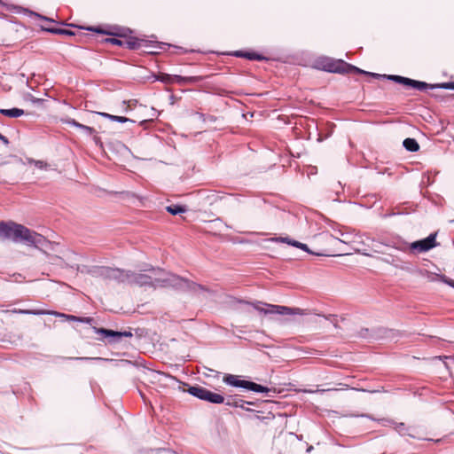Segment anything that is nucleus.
Listing matches in <instances>:
<instances>
[{"mask_svg": "<svg viewBox=\"0 0 454 454\" xmlns=\"http://www.w3.org/2000/svg\"><path fill=\"white\" fill-rule=\"evenodd\" d=\"M98 275L114 279L118 282L128 283L139 286H152V287H166L172 286L176 289L199 293L204 291L205 288L194 282L188 279L180 278L176 275L167 274L160 269L150 268L143 271L135 272L130 270H123L118 268L100 267L97 270Z\"/></svg>", "mask_w": 454, "mask_h": 454, "instance_id": "nucleus-1", "label": "nucleus"}, {"mask_svg": "<svg viewBox=\"0 0 454 454\" xmlns=\"http://www.w3.org/2000/svg\"><path fill=\"white\" fill-rule=\"evenodd\" d=\"M0 238L22 242L36 248L49 247L52 244L43 235L14 222H0Z\"/></svg>", "mask_w": 454, "mask_h": 454, "instance_id": "nucleus-2", "label": "nucleus"}, {"mask_svg": "<svg viewBox=\"0 0 454 454\" xmlns=\"http://www.w3.org/2000/svg\"><path fill=\"white\" fill-rule=\"evenodd\" d=\"M321 68L325 71L331 73H356L367 74L370 72L364 71L355 66L346 63L340 59H333L330 58H324L318 62Z\"/></svg>", "mask_w": 454, "mask_h": 454, "instance_id": "nucleus-3", "label": "nucleus"}, {"mask_svg": "<svg viewBox=\"0 0 454 454\" xmlns=\"http://www.w3.org/2000/svg\"><path fill=\"white\" fill-rule=\"evenodd\" d=\"M267 308L260 307L254 304V307L256 310L264 314H278V315H308L309 310L300 308H290L281 305L265 304Z\"/></svg>", "mask_w": 454, "mask_h": 454, "instance_id": "nucleus-4", "label": "nucleus"}, {"mask_svg": "<svg viewBox=\"0 0 454 454\" xmlns=\"http://www.w3.org/2000/svg\"><path fill=\"white\" fill-rule=\"evenodd\" d=\"M223 382L227 385L237 387H243L247 388L248 390L258 392V393H269L270 391V388L263 387L262 385H259L257 383L239 380L238 376L232 375V374H226L223 377Z\"/></svg>", "mask_w": 454, "mask_h": 454, "instance_id": "nucleus-5", "label": "nucleus"}, {"mask_svg": "<svg viewBox=\"0 0 454 454\" xmlns=\"http://www.w3.org/2000/svg\"><path fill=\"white\" fill-rule=\"evenodd\" d=\"M188 393L200 400L207 401L211 403L220 404L224 402L223 395L211 392L200 386L190 387L188 388Z\"/></svg>", "mask_w": 454, "mask_h": 454, "instance_id": "nucleus-6", "label": "nucleus"}, {"mask_svg": "<svg viewBox=\"0 0 454 454\" xmlns=\"http://www.w3.org/2000/svg\"><path fill=\"white\" fill-rule=\"evenodd\" d=\"M155 79L158 81H160L163 83L166 84H171V83H178V84H185V83H192L196 82L201 80L200 77L198 76H189V77H183L180 75H171L168 74L160 73L158 75L155 76Z\"/></svg>", "mask_w": 454, "mask_h": 454, "instance_id": "nucleus-7", "label": "nucleus"}, {"mask_svg": "<svg viewBox=\"0 0 454 454\" xmlns=\"http://www.w3.org/2000/svg\"><path fill=\"white\" fill-rule=\"evenodd\" d=\"M435 237V233L430 234L427 238L424 239L412 242L411 244H410L409 247L411 251L417 253L427 252L436 247Z\"/></svg>", "mask_w": 454, "mask_h": 454, "instance_id": "nucleus-8", "label": "nucleus"}, {"mask_svg": "<svg viewBox=\"0 0 454 454\" xmlns=\"http://www.w3.org/2000/svg\"><path fill=\"white\" fill-rule=\"evenodd\" d=\"M94 331L96 333L102 334L106 338H111L109 342H117L121 337H132L133 334L130 331H123L117 332L114 330L105 329V328H96L94 327Z\"/></svg>", "mask_w": 454, "mask_h": 454, "instance_id": "nucleus-9", "label": "nucleus"}, {"mask_svg": "<svg viewBox=\"0 0 454 454\" xmlns=\"http://www.w3.org/2000/svg\"><path fill=\"white\" fill-rule=\"evenodd\" d=\"M411 88H414L419 90H425L428 88H430V89L441 88V89H445V90H454V82H442V83H437V84H428L425 82L414 80V82L411 85Z\"/></svg>", "mask_w": 454, "mask_h": 454, "instance_id": "nucleus-10", "label": "nucleus"}, {"mask_svg": "<svg viewBox=\"0 0 454 454\" xmlns=\"http://www.w3.org/2000/svg\"><path fill=\"white\" fill-rule=\"evenodd\" d=\"M13 312H19V313H22V314H32V315H55L57 317H65L68 320H71V321H78V322L80 319V317H75V316L65 315L62 313H59V312H55V311H49V310H28V309L16 310V309H14Z\"/></svg>", "mask_w": 454, "mask_h": 454, "instance_id": "nucleus-11", "label": "nucleus"}, {"mask_svg": "<svg viewBox=\"0 0 454 454\" xmlns=\"http://www.w3.org/2000/svg\"><path fill=\"white\" fill-rule=\"evenodd\" d=\"M368 75L374 77V78H387L388 80L395 81L398 83H401V84H403V85L409 86V87H411V85L414 82V80L407 78V77H403L400 75H386V74L382 75V74H376V73H370V74H368Z\"/></svg>", "mask_w": 454, "mask_h": 454, "instance_id": "nucleus-12", "label": "nucleus"}, {"mask_svg": "<svg viewBox=\"0 0 454 454\" xmlns=\"http://www.w3.org/2000/svg\"><path fill=\"white\" fill-rule=\"evenodd\" d=\"M61 122L74 126L85 132L88 136H92L96 133V130L93 128L83 125L71 118H63L61 119Z\"/></svg>", "mask_w": 454, "mask_h": 454, "instance_id": "nucleus-13", "label": "nucleus"}, {"mask_svg": "<svg viewBox=\"0 0 454 454\" xmlns=\"http://www.w3.org/2000/svg\"><path fill=\"white\" fill-rule=\"evenodd\" d=\"M127 43L130 49L146 47L149 48L148 53H156L155 50L158 48L156 44H146L145 40H138L137 42L128 41Z\"/></svg>", "mask_w": 454, "mask_h": 454, "instance_id": "nucleus-14", "label": "nucleus"}, {"mask_svg": "<svg viewBox=\"0 0 454 454\" xmlns=\"http://www.w3.org/2000/svg\"><path fill=\"white\" fill-rule=\"evenodd\" d=\"M426 273H427V278L429 281L434 282L436 279H440L442 282H443L454 288V280L447 278L445 275H437V274L430 273L428 271H427Z\"/></svg>", "mask_w": 454, "mask_h": 454, "instance_id": "nucleus-15", "label": "nucleus"}, {"mask_svg": "<svg viewBox=\"0 0 454 454\" xmlns=\"http://www.w3.org/2000/svg\"><path fill=\"white\" fill-rule=\"evenodd\" d=\"M403 145L407 151L411 152V153L418 152L419 149V145L414 138L409 137V138L404 139Z\"/></svg>", "mask_w": 454, "mask_h": 454, "instance_id": "nucleus-16", "label": "nucleus"}, {"mask_svg": "<svg viewBox=\"0 0 454 454\" xmlns=\"http://www.w3.org/2000/svg\"><path fill=\"white\" fill-rule=\"evenodd\" d=\"M0 113L9 118H18L24 114V111L20 108L1 109Z\"/></svg>", "mask_w": 454, "mask_h": 454, "instance_id": "nucleus-17", "label": "nucleus"}, {"mask_svg": "<svg viewBox=\"0 0 454 454\" xmlns=\"http://www.w3.org/2000/svg\"><path fill=\"white\" fill-rule=\"evenodd\" d=\"M98 114L105 117V118H107L111 121H118V122H127V121H131L133 122L132 120L129 119V118H126V117H123V116H117V115H113V114H107V113H101V112H98L97 113Z\"/></svg>", "mask_w": 454, "mask_h": 454, "instance_id": "nucleus-18", "label": "nucleus"}, {"mask_svg": "<svg viewBox=\"0 0 454 454\" xmlns=\"http://www.w3.org/2000/svg\"><path fill=\"white\" fill-rule=\"evenodd\" d=\"M396 431L402 435H409L411 437H415L412 428L405 427L403 423H399L395 427Z\"/></svg>", "mask_w": 454, "mask_h": 454, "instance_id": "nucleus-19", "label": "nucleus"}, {"mask_svg": "<svg viewBox=\"0 0 454 454\" xmlns=\"http://www.w3.org/2000/svg\"><path fill=\"white\" fill-rule=\"evenodd\" d=\"M167 211L173 215L186 212V207L181 205H170L166 207Z\"/></svg>", "mask_w": 454, "mask_h": 454, "instance_id": "nucleus-20", "label": "nucleus"}, {"mask_svg": "<svg viewBox=\"0 0 454 454\" xmlns=\"http://www.w3.org/2000/svg\"><path fill=\"white\" fill-rule=\"evenodd\" d=\"M281 240L283 242H286L287 244L292 245L293 247H298V248H301V249H302L304 251L309 252V247H308V246L306 244L301 243V242L296 241V240H291L288 238H282Z\"/></svg>", "mask_w": 454, "mask_h": 454, "instance_id": "nucleus-21", "label": "nucleus"}, {"mask_svg": "<svg viewBox=\"0 0 454 454\" xmlns=\"http://www.w3.org/2000/svg\"><path fill=\"white\" fill-rule=\"evenodd\" d=\"M236 55L237 56L245 57V58H247L248 59H251V60L262 59L261 56L258 55L257 53H254V52H245V53L237 52Z\"/></svg>", "mask_w": 454, "mask_h": 454, "instance_id": "nucleus-22", "label": "nucleus"}, {"mask_svg": "<svg viewBox=\"0 0 454 454\" xmlns=\"http://www.w3.org/2000/svg\"><path fill=\"white\" fill-rule=\"evenodd\" d=\"M245 403H247V404H252L253 403H250V402H245L243 400H238V401H235L233 403L228 401L226 403L227 405H232V406H235V407H239V408H242V409H245V406L244 404Z\"/></svg>", "mask_w": 454, "mask_h": 454, "instance_id": "nucleus-23", "label": "nucleus"}, {"mask_svg": "<svg viewBox=\"0 0 454 454\" xmlns=\"http://www.w3.org/2000/svg\"><path fill=\"white\" fill-rule=\"evenodd\" d=\"M51 31L53 33H56V34H61V35H69V36L74 35V33L73 31L68 30V29L59 28V29H52Z\"/></svg>", "mask_w": 454, "mask_h": 454, "instance_id": "nucleus-24", "label": "nucleus"}, {"mask_svg": "<svg viewBox=\"0 0 454 454\" xmlns=\"http://www.w3.org/2000/svg\"><path fill=\"white\" fill-rule=\"evenodd\" d=\"M35 166L40 169H44V170H47L49 165L47 162L43 161V160H37L36 161H35Z\"/></svg>", "mask_w": 454, "mask_h": 454, "instance_id": "nucleus-25", "label": "nucleus"}, {"mask_svg": "<svg viewBox=\"0 0 454 454\" xmlns=\"http://www.w3.org/2000/svg\"><path fill=\"white\" fill-rule=\"evenodd\" d=\"M25 99H26V100H29V101H31L32 103H41V102H43V99H42V98H35V97H34L32 94H27V95H26Z\"/></svg>", "mask_w": 454, "mask_h": 454, "instance_id": "nucleus-26", "label": "nucleus"}, {"mask_svg": "<svg viewBox=\"0 0 454 454\" xmlns=\"http://www.w3.org/2000/svg\"><path fill=\"white\" fill-rule=\"evenodd\" d=\"M107 41H109L111 43L115 44V45H121L122 44V42L120 39H117V38H111V39H108Z\"/></svg>", "mask_w": 454, "mask_h": 454, "instance_id": "nucleus-27", "label": "nucleus"}, {"mask_svg": "<svg viewBox=\"0 0 454 454\" xmlns=\"http://www.w3.org/2000/svg\"><path fill=\"white\" fill-rule=\"evenodd\" d=\"M93 321L91 317H80L79 322L90 324Z\"/></svg>", "mask_w": 454, "mask_h": 454, "instance_id": "nucleus-28", "label": "nucleus"}, {"mask_svg": "<svg viewBox=\"0 0 454 454\" xmlns=\"http://www.w3.org/2000/svg\"><path fill=\"white\" fill-rule=\"evenodd\" d=\"M330 390H332V389L329 388V389L305 390V392H307V393H324L325 391H330Z\"/></svg>", "mask_w": 454, "mask_h": 454, "instance_id": "nucleus-29", "label": "nucleus"}, {"mask_svg": "<svg viewBox=\"0 0 454 454\" xmlns=\"http://www.w3.org/2000/svg\"><path fill=\"white\" fill-rule=\"evenodd\" d=\"M74 359H75V360H93V359L101 360L102 358H100V357H95V358H93V357H74Z\"/></svg>", "mask_w": 454, "mask_h": 454, "instance_id": "nucleus-30", "label": "nucleus"}, {"mask_svg": "<svg viewBox=\"0 0 454 454\" xmlns=\"http://www.w3.org/2000/svg\"><path fill=\"white\" fill-rule=\"evenodd\" d=\"M89 30L95 31V32L99 33V34H106V32H105L104 30H102L100 28H89Z\"/></svg>", "mask_w": 454, "mask_h": 454, "instance_id": "nucleus-31", "label": "nucleus"}, {"mask_svg": "<svg viewBox=\"0 0 454 454\" xmlns=\"http://www.w3.org/2000/svg\"><path fill=\"white\" fill-rule=\"evenodd\" d=\"M0 140H3L5 145L9 143L8 139L0 133Z\"/></svg>", "mask_w": 454, "mask_h": 454, "instance_id": "nucleus-32", "label": "nucleus"}, {"mask_svg": "<svg viewBox=\"0 0 454 454\" xmlns=\"http://www.w3.org/2000/svg\"><path fill=\"white\" fill-rule=\"evenodd\" d=\"M36 160H34V159H32V158H28V159H27V162H28L29 164H33V165H35V161H36Z\"/></svg>", "mask_w": 454, "mask_h": 454, "instance_id": "nucleus-33", "label": "nucleus"}, {"mask_svg": "<svg viewBox=\"0 0 454 454\" xmlns=\"http://www.w3.org/2000/svg\"><path fill=\"white\" fill-rule=\"evenodd\" d=\"M383 261L386 262H389V261L387 259H383Z\"/></svg>", "mask_w": 454, "mask_h": 454, "instance_id": "nucleus-34", "label": "nucleus"}]
</instances>
